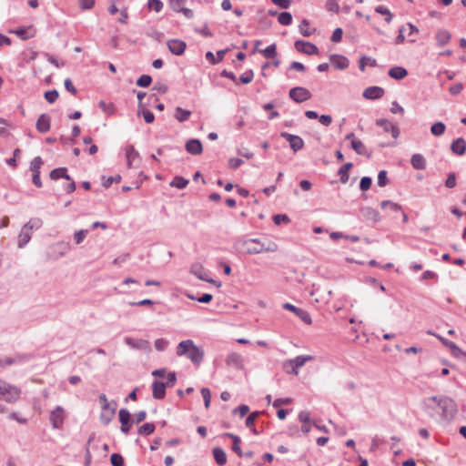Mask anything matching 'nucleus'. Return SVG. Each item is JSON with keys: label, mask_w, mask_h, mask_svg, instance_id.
<instances>
[{"label": "nucleus", "mask_w": 466, "mask_h": 466, "mask_svg": "<svg viewBox=\"0 0 466 466\" xmlns=\"http://www.w3.org/2000/svg\"><path fill=\"white\" fill-rule=\"evenodd\" d=\"M292 402V399L291 398H279V399H277L273 401V406L275 408H279L280 407L281 405H289Z\"/></svg>", "instance_id": "61"}, {"label": "nucleus", "mask_w": 466, "mask_h": 466, "mask_svg": "<svg viewBox=\"0 0 466 466\" xmlns=\"http://www.w3.org/2000/svg\"><path fill=\"white\" fill-rule=\"evenodd\" d=\"M235 250L242 255H256L262 252H275L278 245L274 242L265 244L258 238H238L234 242Z\"/></svg>", "instance_id": "2"}, {"label": "nucleus", "mask_w": 466, "mask_h": 466, "mask_svg": "<svg viewBox=\"0 0 466 466\" xmlns=\"http://www.w3.org/2000/svg\"><path fill=\"white\" fill-rule=\"evenodd\" d=\"M66 418V411L61 406H56L49 415V420L52 424L53 429H61Z\"/></svg>", "instance_id": "6"}, {"label": "nucleus", "mask_w": 466, "mask_h": 466, "mask_svg": "<svg viewBox=\"0 0 466 466\" xmlns=\"http://www.w3.org/2000/svg\"><path fill=\"white\" fill-rule=\"evenodd\" d=\"M295 48L299 52L307 55H316L319 53V48L314 44L303 40H297L295 42Z\"/></svg>", "instance_id": "12"}, {"label": "nucleus", "mask_w": 466, "mask_h": 466, "mask_svg": "<svg viewBox=\"0 0 466 466\" xmlns=\"http://www.w3.org/2000/svg\"><path fill=\"white\" fill-rule=\"evenodd\" d=\"M147 6L149 9H153L157 13H159L163 8V3L160 0H148Z\"/></svg>", "instance_id": "49"}, {"label": "nucleus", "mask_w": 466, "mask_h": 466, "mask_svg": "<svg viewBox=\"0 0 466 466\" xmlns=\"http://www.w3.org/2000/svg\"><path fill=\"white\" fill-rule=\"evenodd\" d=\"M248 411H249V408H248V406H247L245 404H242V405L238 406V408H236L235 410H233L234 414L238 413L241 417L246 416Z\"/></svg>", "instance_id": "63"}, {"label": "nucleus", "mask_w": 466, "mask_h": 466, "mask_svg": "<svg viewBox=\"0 0 466 466\" xmlns=\"http://www.w3.org/2000/svg\"><path fill=\"white\" fill-rule=\"evenodd\" d=\"M254 77V73L252 70H248L240 76L239 80L242 84H249Z\"/></svg>", "instance_id": "56"}, {"label": "nucleus", "mask_w": 466, "mask_h": 466, "mask_svg": "<svg viewBox=\"0 0 466 466\" xmlns=\"http://www.w3.org/2000/svg\"><path fill=\"white\" fill-rule=\"evenodd\" d=\"M326 7L330 12L339 13V4L335 0H328L326 3Z\"/></svg>", "instance_id": "60"}, {"label": "nucleus", "mask_w": 466, "mask_h": 466, "mask_svg": "<svg viewBox=\"0 0 466 466\" xmlns=\"http://www.w3.org/2000/svg\"><path fill=\"white\" fill-rule=\"evenodd\" d=\"M280 136L289 143V146L294 152L303 148L304 141L300 137L287 132H282Z\"/></svg>", "instance_id": "9"}, {"label": "nucleus", "mask_w": 466, "mask_h": 466, "mask_svg": "<svg viewBox=\"0 0 466 466\" xmlns=\"http://www.w3.org/2000/svg\"><path fill=\"white\" fill-rule=\"evenodd\" d=\"M153 397L157 400H161L166 394V384L161 381L155 380L152 384Z\"/></svg>", "instance_id": "24"}, {"label": "nucleus", "mask_w": 466, "mask_h": 466, "mask_svg": "<svg viewBox=\"0 0 466 466\" xmlns=\"http://www.w3.org/2000/svg\"><path fill=\"white\" fill-rule=\"evenodd\" d=\"M226 53L227 50H219L217 52V57H214V54L208 51L206 53V58L210 64L216 65L223 60Z\"/></svg>", "instance_id": "33"}, {"label": "nucleus", "mask_w": 466, "mask_h": 466, "mask_svg": "<svg viewBox=\"0 0 466 466\" xmlns=\"http://www.w3.org/2000/svg\"><path fill=\"white\" fill-rule=\"evenodd\" d=\"M360 212H361L362 216L367 219L373 220L375 222H378L380 220V213L372 208H370V207L363 208H361Z\"/></svg>", "instance_id": "28"}, {"label": "nucleus", "mask_w": 466, "mask_h": 466, "mask_svg": "<svg viewBox=\"0 0 466 466\" xmlns=\"http://www.w3.org/2000/svg\"><path fill=\"white\" fill-rule=\"evenodd\" d=\"M388 74L393 79L401 80L408 75V71L402 66H393Z\"/></svg>", "instance_id": "29"}, {"label": "nucleus", "mask_w": 466, "mask_h": 466, "mask_svg": "<svg viewBox=\"0 0 466 466\" xmlns=\"http://www.w3.org/2000/svg\"><path fill=\"white\" fill-rule=\"evenodd\" d=\"M140 114H142V116L147 123L150 124V123L154 122L155 116L150 110H147V109H143L142 111L138 110V115H140Z\"/></svg>", "instance_id": "52"}, {"label": "nucleus", "mask_w": 466, "mask_h": 466, "mask_svg": "<svg viewBox=\"0 0 466 466\" xmlns=\"http://www.w3.org/2000/svg\"><path fill=\"white\" fill-rule=\"evenodd\" d=\"M289 97L297 103H302L311 98V93L305 87L297 86L289 90Z\"/></svg>", "instance_id": "7"}, {"label": "nucleus", "mask_w": 466, "mask_h": 466, "mask_svg": "<svg viewBox=\"0 0 466 466\" xmlns=\"http://www.w3.org/2000/svg\"><path fill=\"white\" fill-rule=\"evenodd\" d=\"M428 333L435 336V334L431 331H429ZM436 337L451 350V353L452 354V356H454L455 358H459L461 356L466 357V352L460 349L454 342L448 340L438 335H436Z\"/></svg>", "instance_id": "15"}, {"label": "nucleus", "mask_w": 466, "mask_h": 466, "mask_svg": "<svg viewBox=\"0 0 466 466\" xmlns=\"http://www.w3.org/2000/svg\"><path fill=\"white\" fill-rule=\"evenodd\" d=\"M36 129L40 133H46L50 129V116L46 114L39 116L36 121Z\"/></svg>", "instance_id": "22"}, {"label": "nucleus", "mask_w": 466, "mask_h": 466, "mask_svg": "<svg viewBox=\"0 0 466 466\" xmlns=\"http://www.w3.org/2000/svg\"><path fill=\"white\" fill-rule=\"evenodd\" d=\"M43 165V160L40 157H35L30 164V169L33 173H40L39 169Z\"/></svg>", "instance_id": "46"}, {"label": "nucleus", "mask_w": 466, "mask_h": 466, "mask_svg": "<svg viewBox=\"0 0 466 466\" xmlns=\"http://www.w3.org/2000/svg\"><path fill=\"white\" fill-rule=\"evenodd\" d=\"M451 150L458 156H462L466 150L465 140L461 137L455 139L451 145Z\"/></svg>", "instance_id": "23"}, {"label": "nucleus", "mask_w": 466, "mask_h": 466, "mask_svg": "<svg viewBox=\"0 0 466 466\" xmlns=\"http://www.w3.org/2000/svg\"><path fill=\"white\" fill-rule=\"evenodd\" d=\"M113 466H124V459L118 453H113L110 458Z\"/></svg>", "instance_id": "55"}, {"label": "nucleus", "mask_w": 466, "mask_h": 466, "mask_svg": "<svg viewBox=\"0 0 466 466\" xmlns=\"http://www.w3.org/2000/svg\"><path fill=\"white\" fill-rule=\"evenodd\" d=\"M57 97L58 92L56 89L49 90L45 93V98L51 104L54 103L57 99Z\"/></svg>", "instance_id": "58"}, {"label": "nucleus", "mask_w": 466, "mask_h": 466, "mask_svg": "<svg viewBox=\"0 0 466 466\" xmlns=\"http://www.w3.org/2000/svg\"><path fill=\"white\" fill-rule=\"evenodd\" d=\"M258 416V412H252L246 419V426L249 429H252L254 426V422Z\"/></svg>", "instance_id": "62"}, {"label": "nucleus", "mask_w": 466, "mask_h": 466, "mask_svg": "<svg viewBox=\"0 0 466 466\" xmlns=\"http://www.w3.org/2000/svg\"><path fill=\"white\" fill-rule=\"evenodd\" d=\"M167 45L168 50L176 56H181L182 54H184L187 47V44L180 39H171L167 41Z\"/></svg>", "instance_id": "14"}, {"label": "nucleus", "mask_w": 466, "mask_h": 466, "mask_svg": "<svg viewBox=\"0 0 466 466\" xmlns=\"http://www.w3.org/2000/svg\"><path fill=\"white\" fill-rule=\"evenodd\" d=\"M315 359L312 355H299L294 359L287 360L283 363V369L288 370L289 367L297 368L298 370L305 365L307 361Z\"/></svg>", "instance_id": "8"}, {"label": "nucleus", "mask_w": 466, "mask_h": 466, "mask_svg": "<svg viewBox=\"0 0 466 466\" xmlns=\"http://www.w3.org/2000/svg\"><path fill=\"white\" fill-rule=\"evenodd\" d=\"M176 353L179 357L187 355V359L198 366L202 362L205 354L203 349L198 347L192 339L179 342Z\"/></svg>", "instance_id": "3"}, {"label": "nucleus", "mask_w": 466, "mask_h": 466, "mask_svg": "<svg viewBox=\"0 0 466 466\" xmlns=\"http://www.w3.org/2000/svg\"><path fill=\"white\" fill-rule=\"evenodd\" d=\"M126 157L127 166L129 167H136L139 162V153L135 149L133 146H128L126 148Z\"/></svg>", "instance_id": "16"}, {"label": "nucleus", "mask_w": 466, "mask_h": 466, "mask_svg": "<svg viewBox=\"0 0 466 466\" xmlns=\"http://www.w3.org/2000/svg\"><path fill=\"white\" fill-rule=\"evenodd\" d=\"M410 163L413 168L422 170L426 167L425 157L421 154H413L410 158Z\"/></svg>", "instance_id": "27"}, {"label": "nucleus", "mask_w": 466, "mask_h": 466, "mask_svg": "<svg viewBox=\"0 0 466 466\" xmlns=\"http://www.w3.org/2000/svg\"><path fill=\"white\" fill-rule=\"evenodd\" d=\"M387 183V172L385 170H380L378 174V185L380 187H385Z\"/></svg>", "instance_id": "59"}, {"label": "nucleus", "mask_w": 466, "mask_h": 466, "mask_svg": "<svg viewBox=\"0 0 466 466\" xmlns=\"http://www.w3.org/2000/svg\"><path fill=\"white\" fill-rule=\"evenodd\" d=\"M43 221L40 218H32L25 223L18 235V248H23L30 241L34 229L42 227Z\"/></svg>", "instance_id": "4"}, {"label": "nucleus", "mask_w": 466, "mask_h": 466, "mask_svg": "<svg viewBox=\"0 0 466 466\" xmlns=\"http://www.w3.org/2000/svg\"><path fill=\"white\" fill-rule=\"evenodd\" d=\"M258 52L268 59L274 58L277 56V46L275 44H272L265 49L258 50Z\"/></svg>", "instance_id": "40"}, {"label": "nucleus", "mask_w": 466, "mask_h": 466, "mask_svg": "<svg viewBox=\"0 0 466 466\" xmlns=\"http://www.w3.org/2000/svg\"><path fill=\"white\" fill-rule=\"evenodd\" d=\"M191 273H193L198 279L207 281V282H215L213 279H208V273L205 271L202 266L194 265L191 268Z\"/></svg>", "instance_id": "26"}, {"label": "nucleus", "mask_w": 466, "mask_h": 466, "mask_svg": "<svg viewBox=\"0 0 466 466\" xmlns=\"http://www.w3.org/2000/svg\"><path fill=\"white\" fill-rule=\"evenodd\" d=\"M446 126L442 122H436L431 127V132L433 136L440 137L444 134Z\"/></svg>", "instance_id": "39"}, {"label": "nucleus", "mask_w": 466, "mask_h": 466, "mask_svg": "<svg viewBox=\"0 0 466 466\" xmlns=\"http://www.w3.org/2000/svg\"><path fill=\"white\" fill-rule=\"evenodd\" d=\"M451 34L445 29H439L435 35L436 44L439 46H443L449 43Z\"/></svg>", "instance_id": "25"}, {"label": "nucleus", "mask_w": 466, "mask_h": 466, "mask_svg": "<svg viewBox=\"0 0 466 466\" xmlns=\"http://www.w3.org/2000/svg\"><path fill=\"white\" fill-rule=\"evenodd\" d=\"M380 207L384 210L390 209L392 212L401 211V209H402L400 205H399L397 203H394V202H392L390 200H383V201H381Z\"/></svg>", "instance_id": "38"}, {"label": "nucleus", "mask_w": 466, "mask_h": 466, "mask_svg": "<svg viewBox=\"0 0 466 466\" xmlns=\"http://www.w3.org/2000/svg\"><path fill=\"white\" fill-rule=\"evenodd\" d=\"M155 431V425L153 423H145L138 429V433L141 435H149Z\"/></svg>", "instance_id": "45"}, {"label": "nucleus", "mask_w": 466, "mask_h": 466, "mask_svg": "<svg viewBox=\"0 0 466 466\" xmlns=\"http://www.w3.org/2000/svg\"><path fill=\"white\" fill-rule=\"evenodd\" d=\"M299 32L300 34L303 35V36H310L311 34H312V30H310L309 28V23L307 19H303L299 25Z\"/></svg>", "instance_id": "42"}, {"label": "nucleus", "mask_w": 466, "mask_h": 466, "mask_svg": "<svg viewBox=\"0 0 466 466\" xmlns=\"http://www.w3.org/2000/svg\"><path fill=\"white\" fill-rule=\"evenodd\" d=\"M376 124L381 127L385 132H390L393 138H397L400 135V129L387 119H378Z\"/></svg>", "instance_id": "17"}, {"label": "nucleus", "mask_w": 466, "mask_h": 466, "mask_svg": "<svg viewBox=\"0 0 466 466\" xmlns=\"http://www.w3.org/2000/svg\"><path fill=\"white\" fill-rule=\"evenodd\" d=\"M278 21L282 25H289L292 23V15L289 12H282L279 15Z\"/></svg>", "instance_id": "43"}, {"label": "nucleus", "mask_w": 466, "mask_h": 466, "mask_svg": "<svg viewBox=\"0 0 466 466\" xmlns=\"http://www.w3.org/2000/svg\"><path fill=\"white\" fill-rule=\"evenodd\" d=\"M329 60L333 66L337 69L343 70L349 66V60L341 55H331Z\"/></svg>", "instance_id": "20"}, {"label": "nucleus", "mask_w": 466, "mask_h": 466, "mask_svg": "<svg viewBox=\"0 0 466 466\" xmlns=\"http://www.w3.org/2000/svg\"><path fill=\"white\" fill-rule=\"evenodd\" d=\"M350 147L359 155L367 156L368 157L371 156V153L367 151L366 147L359 138L352 141Z\"/></svg>", "instance_id": "30"}, {"label": "nucleus", "mask_w": 466, "mask_h": 466, "mask_svg": "<svg viewBox=\"0 0 466 466\" xmlns=\"http://www.w3.org/2000/svg\"><path fill=\"white\" fill-rule=\"evenodd\" d=\"M352 163L348 162L344 164L338 171V175L339 176V180L341 183L345 184L349 180V171L352 167Z\"/></svg>", "instance_id": "32"}, {"label": "nucleus", "mask_w": 466, "mask_h": 466, "mask_svg": "<svg viewBox=\"0 0 466 466\" xmlns=\"http://www.w3.org/2000/svg\"><path fill=\"white\" fill-rule=\"evenodd\" d=\"M283 309L293 312L306 324H311V321H312L311 318L306 310L297 308L294 305L288 303V302L283 304Z\"/></svg>", "instance_id": "13"}, {"label": "nucleus", "mask_w": 466, "mask_h": 466, "mask_svg": "<svg viewBox=\"0 0 466 466\" xmlns=\"http://www.w3.org/2000/svg\"><path fill=\"white\" fill-rule=\"evenodd\" d=\"M191 116V111L177 106L175 110V118L179 122L187 121Z\"/></svg>", "instance_id": "34"}, {"label": "nucleus", "mask_w": 466, "mask_h": 466, "mask_svg": "<svg viewBox=\"0 0 466 466\" xmlns=\"http://www.w3.org/2000/svg\"><path fill=\"white\" fill-rule=\"evenodd\" d=\"M201 395H202V397L204 399L205 408L208 409L209 406H210V401H211L210 390L208 388H203L201 390Z\"/></svg>", "instance_id": "51"}, {"label": "nucleus", "mask_w": 466, "mask_h": 466, "mask_svg": "<svg viewBox=\"0 0 466 466\" xmlns=\"http://www.w3.org/2000/svg\"><path fill=\"white\" fill-rule=\"evenodd\" d=\"M372 180L370 177H363L360 182V188L362 191H367L371 186Z\"/></svg>", "instance_id": "54"}, {"label": "nucleus", "mask_w": 466, "mask_h": 466, "mask_svg": "<svg viewBox=\"0 0 466 466\" xmlns=\"http://www.w3.org/2000/svg\"><path fill=\"white\" fill-rule=\"evenodd\" d=\"M213 455L218 465H224L227 462L226 452L221 448H214Z\"/></svg>", "instance_id": "37"}, {"label": "nucleus", "mask_w": 466, "mask_h": 466, "mask_svg": "<svg viewBox=\"0 0 466 466\" xmlns=\"http://www.w3.org/2000/svg\"><path fill=\"white\" fill-rule=\"evenodd\" d=\"M375 11L379 14L385 15H386L385 20L387 23H390L392 20L393 15L388 8H386L382 5H379L376 7Z\"/></svg>", "instance_id": "47"}, {"label": "nucleus", "mask_w": 466, "mask_h": 466, "mask_svg": "<svg viewBox=\"0 0 466 466\" xmlns=\"http://www.w3.org/2000/svg\"><path fill=\"white\" fill-rule=\"evenodd\" d=\"M186 150L192 155H199L201 154L203 147L200 140L198 139H190L186 143Z\"/></svg>", "instance_id": "21"}, {"label": "nucleus", "mask_w": 466, "mask_h": 466, "mask_svg": "<svg viewBox=\"0 0 466 466\" xmlns=\"http://www.w3.org/2000/svg\"><path fill=\"white\" fill-rule=\"evenodd\" d=\"M168 346V341L166 339H157L155 341V348L158 351H164Z\"/></svg>", "instance_id": "57"}, {"label": "nucleus", "mask_w": 466, "mask_h": 466, "mask_svg": "<svg viewBox=\"0 0 466 466\" xmlns=\"http://www.w3.org/2000/svg\"><path fill=\"white\" fill-rule=\"evenodd\" d=\"M187 184L188 180L179 176L175 177L174 179L169 183L170 187H174L179 189L185 188Z\"/></svg>", "instance_id": "41"}, {"label": "nucleus", "mask_w": 466, "mask_h": 466, "mask_svg": "<svg viewBox=\"0 0 466 466\" xmlns=\"http://www.w3.org/2000/svg\"><path fill=\"white\" fill-rule=\"evenodd\" d=\"M51 248L54 249V252H56L58 257H63L70 249V246L66 242H58L53 245Z\"/></svg>", "instance_id": "35"}, {"label": "nucleus", "mask_w": 466, "mask_h": 466, "mask_svg": "<svg viewBox=\"0 0 466 466\" xmlns=\"http://www.w3.org/2000/svg\"><path fill=\"white\" fill-rule=\"evenodd\" d=\"M422 410L439 423H448L455 416L457 406L447 396H431L421 400Z\"/></svg>", "instance_id": "1"}, {"label": "nucleus", "mask_w": 466, "mask_h": 466, "mask_svg": "<svg viewBox=\"0 0 466 466\" xmlns=\"http://www.w3.org/2000/svg\"><path fill=\"white\" fill-rule=\"evenodd\" d=\"M367 61H369V62H370V65L371 66H376V60H375V59H371V58L367 57V56H362V57L360 58V66H360V69L361 71H364V70H365V67H366V66L368 65V62H367Z\"/></svg>", "instance_id": "53"}, {"label": "nucleus", "mask_w": 466, "mask_h": 466, "mask_svg": "<svg viewBox=\"0 0 466 466\" xmlns=\"http://www.w3.org/2000/svg\"><path fill=\"white\" fill-rule=\"evenodd\" d=\"M88 234V230L86 229H80L75 232L74 234V240L76 245L81 244L85 238H86Z\"/></svg>", "instance_id": "44"}, {"label": "nucleus", "mask_w": 466, "mask_h": 466, "mask_svg": "<svg viewBox=\"0 0 466 466\" xmlns=\"http://www.w3.org/2000/svg\"><path fill=\"white\" fill-rule=\"evenodd\" d=\"M152 82V78L148 75H142L137 80V85L142 87L148 86Z\"/></svg>", "instance_id": "50"}, {"label": "nucleus", "mask_w": 466, "mask_h": 466, "mask_svg": "<svg viewBox=\"0 0 466 466\" xmlns=\"http://www.w3.org/2000/svg\"><path fill=\"white\" fill-rule=\"evenodd\" d=\"M445 186L449 188H452L456 186V177L454 173H450L445 181Z\"/></svg>", "instance_id": "64"}, {"label": "nucleus", "mask_w": 466, "mask_h": 466, "mask_svg": "<svg viewBox=\"0 0 466 466\" xmlns=\"http://www.w3.org/2000/svg\"><path fill=\"white\" fill-rule=\"evenodd\" d=\"M226 363L228 366L236 370H241L244 369V359L237 352H231L226 357Z\"/></svg>", "instance_id": "10"}, {"label": "nucleus", "mask_w": 466, "mask_h": 466, "mask_svg": "<svg viewBox=\"0 0 466 466\" xmlns=\"http://www.w3.org/2000/svg\"><path fill=\"white\" fill-rule=\"evenodd\" d=\"M125 343L135 350H145L147 352L151 351L150 343L146 339H134L132 338H125Z\"/></svg>", "instance_id": "11"}, {"label": "nucleus", "mask_w": 466, "mask_h": 466, "mask_svg": "<svg viewBox=\"0 0 466 466\" xmlns=\"http://www.w3.org/2000/svg\"><path fill=\"white\" fill-rule=\"evenodd\" d=\"M119 420L121 422V431L125 434L128 433L131 428V423L129 422L130 420V413L127 409H121L119 410Z\"/></svg>", "instance_id": "18"}, {"label": "nucleus", "mask_w": 466, "mask_h": 466, "mask_svg": "<svg viewBox=\"0 0 466 466\" xmlns=\"http://www.w3.org/2000/svg\"><path fill=\"white\" fill-rule=\"evenodd\" d=\"M384 95V89L380 86H370L363 91V96L369 100L380 98Z\"/></svg>", "instance_id": "19"}, {"label": "nucleus", "mask_w": 466, "mask_h": 466, "mask_svg": "<svg viewBox=\"0 0 466 466\" xmlns=\"http://www.w3.org/2000/svg\"><path fill=\"white\" fill-rule=\"evenodd\" d=\"M225 436L232 439L233 441V445H232V450L239 456V457H243L244 456V453L242 452L240 447H239V442H240V438L237 435H234L232 433H226Z\"/></svg>", "instance_id": "36"}, {"label": "nucleus", "mask_w": 466, "mask_h": 466, "mask_svg": "<svg viewBox=\"0 0 466 466\" xmlns=\"http://www.w3.org/2000/svg\"><path fill=\"white\" fill-rule=\"evenodd\" d=\"M24 358L23 357H15V358H5V360H0V367L9 366L15 364L16 362H20Z\"/></svg>", "instance_id": "48"}, {"label": "nucleus", "mask_w": 466, "mask_h": 466, "mask_svg": "<svg viewBox=\"0 0 466 466\" xmlns=\"http://www.w3.org/2000/svg\"><path fill=\"white\" fill-rule=\"evenodd\" d=\"M49 176H50V178L54 179V180L61 178V177H63L66 180L71 179L70 176L67 174V170L66 167L55 168L50 172Z\"/></svg>", "instance_id": "31"}, {"label": "nucleus", "mask_w": 466, "mask_h": 466, "mask_svg": "<svg viewBox=\"0 0 466 466\" xmlns=\"http://www.w3.org/2000/svg\"><path fill=\"white\" fill-rule=\"evenodd\" d=\"M21 394V390L10 383L0 380V400L9 403L15 402Z\"/></svg>", "instance_id": "5"}]
</instances>
